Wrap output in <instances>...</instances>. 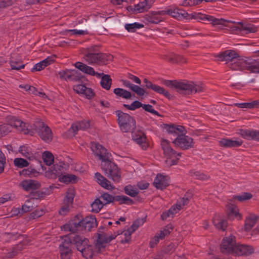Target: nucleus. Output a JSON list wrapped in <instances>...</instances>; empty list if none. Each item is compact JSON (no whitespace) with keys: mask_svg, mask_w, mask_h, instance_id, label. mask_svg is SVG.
<instances>
[{"mask_svg":"<svg viewBox=\"0 0 259 259\" xmlns=\"http://www.w3.org/2000/svg\"><path fill=\"white\" fill-rule=\"evenodd\" d=\"M10 63L12 69L18 70L25 66L20 60L14 59L13 58L10 61Z\"/></svg>","mask_w":259,"mask_h":259,"instance_id":"09e8293b","label":"nucleus"},{"mask_svg":"<svg viewBox=\"0 0 259 259\" xmlns=\"http://www.w3.org/2000/svg\"><path fill=\"white\" fill-rule=\"evenodd\" d=\"M172 230V228L171 226H165L162 230L160 231V234H159V237L161 239L164 238L165 236L169 235Z\"/></svg>","mask_w":259,"mask_h":259,"instance_id":"0e129e2a","label":"nucleus"},{"mask_svg":"<svg viewBox=\"0 0 259 259\" xmlns=\"http://www.w3.org/2000/svg\"><path fill=\"white\" fill-rule=\"evenodd\" d=\"M200 4V0H184L180 5L184 7H193Z\"/></svg>","mask_w":259,"mask_h":259,"instance_id":"680f3d73","label":"nucleus"},{"mask_svg":"<svg viewBox=\"0 0 259 259\" xmlns=\"http://www.w3.org/2000/svg\"><path fill=\"white\" fill-rule=\"evenodd\" d=\"M37 205L33 201V199L27 200L24 204L22 206L21 210L22 213L27 212L31 211L33 208L36 207Z\"/></svg>","mask_w":259,"mask_h":259,"instance_id":"4c0bfd02","label":"nucleus"},{"mask_svg":"<svg viewBox=\"0 0 259 259\" xmlns=\"http://www.w3.org/2000/svg\"><path fill=\"white\" fill-rule=\"evenodd\" d=\"M172 143L176 146L183 150H186L194 147V142L193 139L184 134H181L172 141Z\"/></svg>","mask_w":259,"mask_h":259,"instance_id":"9b49d317","label":"nucleus"},{"mask_svg":"<svg viewBox=\"0 0 259 259\" xmlns=\"http://www.w3.org/2000/svg\"><path fill=\"white\" fill-rule=\"evenodd\" d=\"M63 240L59 245L61 259H69L71 254V239L66 235Z\"/></svg>","mask_w":259,"mask_h":259,"instance_id":"f8f14e48","label":"nucleus"},{"mask_svg":"<svg viewBox=\"0 0 259 259\" xmlns=\"http://www.w3.org/2000/svg\"><path fill=\"white\" fill-rule=\"evenodd\" d=\"M74 66L82 72L88 75H94L95 74L94 69L87 64L80 62H77L75 63Z\"/></svg>","mask_w":259,"mask_h":259,"instance_id":"72a5a7b5","label":"nucleus"},{"mask_svg":"<svg viewBox=\"0 0 259 259\" xmlns=\"http://www.w3.org/2000/svg\"><path fill=\"white\" fill-rule=\"evenodd\" d=\"M253 252V249L251 246L242 244L237 245L236 244L234 248L233 252L232 253H234L237 255H247Z\"/></svg>","mask_w":259,"mask_h":259,"instance_id":"393cba45","label":"nucleus"},{"mask_svg":"<svg viewBox=\"0 0 259 259\" xmlns=\"http://www.w3.org/2000/svg\"><path fill=\"white\" fill-rule=\"evenodd\" d=\"M30 199H33V201L35 202L36 200L44 197V193L39 191H36L32 192L30 194Z\"/></svg>","mask_w":259,"mask_h":259,"instance_id":"69168bd1","label":"nucleus"},{"mask_svg":"<svg viewBox=\"0 0 259 259\" xmlns=\"http://www.w3.org/2000/svg\"><path fill=\"white\" fill-rule=\"evenodd\" d=\"M169 184V178L161 174H158L154 179L153 185L158 189H164Z\"/></svg>","mask_w":259,"mask_h":259,"instance_id":"5701e85b","label":"nucleus"},{"mask_svg":"<svg viewBox=\"0 0 259 259\" xmlns=\"http://www.w3.org/2000/svg\"><path fill=\"white\" fill-rule=\"evenodd\" d=\"M145 222V219H139L134 221L130 228V232L134 233L140 226H142Z\"/></svg>","mask_w":259,"mask_h":259,"instance_id":"4d7b16f0","label":"nucleus"},{"mask_svg":"<svg viewBox=\"0 0 259 259\" xmlns=\"http://www.w3.org/2000/svg\"><path fill=\"white\" fill-rule=\"evenodd\" d=\"M113 93L118 97L125 99H130L132 97V94L129 91L122 88H117L114 90Z\"/></svg>","mask_w":259,"mask_h":259,"instance_id":"58836bf2","label":"nucleus"},{"mask_svg":"<svg viewBox=\"0 0 259 259\" xmlns=\"http://www.w3.org/2000/svg\"><path fill=\"white\" fill-rule=\"evenodd\" d=\"M82 256L86 259H92L96 254V252L93 246L89 245L88 243L87 246L83 248L82 251H80Z\"/></svg>","mask_w":259,"mask_h":259,"instance_id":"f704fd0d","label":"nucleus"},{"mask_svg":"<svg viewBox=\"0 0 259 259\" xmlns=\"http://www.w3.org/2000/svg\"><path fill=\"white\" fill-rule=\"evenodd\" d=\"M34 126L35 130L40 138L46 142H50L53 139V134L51 128L42 121L36 122Z\"/></svg>","mask_w":259,"mask_h":259,"instance_id":"9d476101","label":"nucleus"},{"mask_svg":"<svg viewBox=\"0 0 259 259\" xmlns=\"http://www.w3.org/2000/svg\"><path fill=\"white\" fill-rule=\"evenodd\" d=\"M236 245L235 237L230 235L224 238L221 244V251L224 254H230L233 252Z\"/></svg>","mask_w":259,"mask_h":259,"instance_id":"4468645a","label":"nucleus"},{"mask_svg":"<svg viewBox=\"0 0 259 259\" xmlns=\"http://www.w3.org/2000/svg\"><path fill=\"white\" fill-rule=\"evenodd\" d=\"M190 174L191 176L194 178L200 180H206L209 178V177L207 175L201 173L200 171H191Z\"/></svg>","mask_w":259,"mask_h":259,"instance_id":"052dcab7","label":"nucleus"},{"mask_svg":"<svg viewBox=\"0 0 259 259\" xmlns=\"http://www.w3.org/2000/svg\"><path fill=\"white\" fill-rule=\"evenodd\" d=\"M213 223L218 229L223 231L226 230L228 225L227 221L219 215H216L213 219Z\"/></svg>","mask_w":259,"mask_h":259,"instance_id":"c9c22d12","label":"nucleus"},{"mask_svg":"<svg viewBox=\"0 0 259 259\" xmlns=\"http://www.w3.org/2000/svg\"><path fill=\"white\" fill-rule=\"evenodd\" d=\"M11 126L7 122V124L0 125V137L8 134L11 132Z\"/></svg>","mask_w":259,"mask_h":259,"instance_id":"13d9d810","label":"nucleus"},{"mask_svg":"<svg viewBox=\"0 0 259 259\" xmlns=\"http://www.w3.org/2000/svg\"><path fill=\"white\" fill-rule=\"evenodd\" d=\"M61 167L58 165H55L52 172L56 176L59 177V180L62 183H73L75 182L77 179V177L74 175H62L60 170Z\"/></svg>","mask_w":259,"mask_h":259,"instance_id":"a211bd4d","label":"nucleus"},{"mask_svg":"<svg viewBox=\"0 0 259 259\" xmlns=\"http://www.w3.org/2000/svg\"><path fill=\"white\" fill-rule=\"evenodd\" d=\"M119 233L116 234H107L105 233L98 234L95 245L93 246L96 253H100L104 251L106 244L116 238Z\"/></svg>","mask_w":259,"mask_h":259,"instance_id":"1a4fd4ad","label":"nucleus"},{"mask_svg":"<svg viewBox=\"0 0 259 259\" xmlns=\"http://www.w3.org/2000/svg\"><path fill=\"white\" fill-rule=\"evenodd\" d=\"M44 162L47 165H51L54 162V156L49 151H45L42 154Z\"/></svg>","mask_w":259,"mask_h":259,"instance_id":"603ef678","label":"nucleus"},{"mask_svg":"<svg viewBox=\"0 0 259 259\" xmlns=\"http://www.w3.org/2000/svg\"><path fill=\"white\" fill-rule=\"evenodd\" d=\"M112 83V79L109 75H103L102 77L100 84L102 87L106 90L110 89Z\"/></svg>","mask_w":259,"mask_h":259,"instance_id":"ea45409f","label":"nucleus"},{"mask_svg":"<svg viewBox=\"0 0 259 259\" xmlns=\"http://www.w3.org/2000/svg\"><path fill=\"white\" fill-rule=\"evenodd\" d=\"M14 164L17 167L23 168L28 166L29 162L23 158H16L14 160Z\"/></svg>","mask_w":259,"mask_h":259,"instance_id":"5fc2aeb1","label":"nucleus"},{"mask_svg":"<svg viewBox=\"0 0 259 259\" xmlns=\"http://www.w3.org/2000/svg\"><path fill=\"white\" fill-rule=\"evenodd\" d=\"M124 190L126 195L131 197H135L139 193L138 189L135 186L131 185L126 186L124 188Z\"/></svg>","mask_w":259,"mask_h":259,"instance_id":"a18cd8bd","label":"nucleus"},{"mask_svg":"<svg viewBox=\"0 0 259 259\" xmlns=\"http://www.w3.org/2000/svg\"><path fill=\"white\" fill-rule=\"evenodd\" d=\"M122 83L124 87L129 88L138 96H142L145 93L144 89L137 85L132 83L129 80H123Z\"/></svg>","mask_w":259,"mask_h":259,"instance_id":"2f4dec72","label":"nucleus"},{"mask_svg":"<svg viewBox=\"0 0 259 259\" xmlns=\"http://www.w3.org/2000/svg\"><path fill=\"white\" fill-rule=\"evenodd\" d=\"M74 196V190L72 189H69L66 192V196L63 200V204H66L71 206L73 201Z\"/></svg>","mask_w":259,"mask_h":259,"instance_id":"37998d69","label":"nucleus"},{"mask_svg":"<svg viewBox=\"0 0 259 259\" xmlns=\"http://www.w3.org/2000/svg\"><path fill=\"white\" fill-rule=\"evenodd\" d=\"M169 60L172 63H183L186 62V59L181 55H175L173 58H170Z\"/></svg>","mask_w":259,"mask_h":259,"instance_id":"774afa93","label":"nucleus"},{"mask_svg":"<svg viewBox=\"0 0 259 259\" xmlns=\"http://www.w3.org/2000/svg\"><path fill=\"white\" fill-rule=\"evenodd\" d=\"M97 226L96 219L95 217H87L78 222H74L70 223L69 224L65 225L64 227L68 229L70 231L74 232L76 230H81L83 229L91 231L93 228Z\"/></svg>","mask_w":259,"mask_h":259,"instance_id":"20e7f679","label":"nucleus"},{"mask_svg":"<svg viewBox=\"0 0 259 259\" xmlns=\"http://www.w3.org/2000/svg\"><path fill=\"white\" fill-rule=\"evenodd\" d=\"M239 56V55L235 51L232 50H226L217 56L219 61H226V63H230L229 64L230 67L231 64L237 61Z\"/></svg>","mask_w":259,"mask_h":259,"instance_id":"2eb2a0df","label":"nucleus"},{"mask_svg":"<svg viewBox=\"0 0 259 259\" xmlns=\"http://www.w3.org/2000/svg\"><path fill=\"white\" fill-rule=\"evenodd\" d=\"M259 217L254 214H249L246 217L245 221L244 229L246 231H250L256 223Z\"/></svg>","mask_w":259,"mask_h":259,"instance_id":"c756f323","label":"nucleus"},{"mask_svg":"<svg viewBox=\"0 0 259 259\" xmlns=\"http://www.w3.org/2000/svg\"><path fill=\"white\" fill-rule=\"evenodd\" d=\"M95 178L97 183L103 188L108 190H112L114 188V187L111 184L110 182L100 172H97L95 174Z\"/></svg>","mask_w":259,"mask_h":259,"instance_id":"a878e982","label":"nucleus"},{"mask_svg":"<svg viewBox=\"0 0 259 259\" xmlns=\"http://www.w3.org/2000/svg\"><path fill=\"white\" fill-rule=\"evenodd\" d=\"M7 122L12 127H15L17 130L23 132L24 134H26L28 133L27 126L26 123L23 122L22 120L17 119L14 116H9L7 118Z\"/></svg>","mask_w":259,"mask_h":259,"instance_id":"f3484780","label":"nucleus"},{"mask_svg":"<svg viewBox=\"0 0 259 259\" xmlns=\"http://www.w3.org/2000/svg\"><path fill=\"white\" fill-rule=\"evenodd\" d=\"M115 201L119 202L120 204H125L131 205L134 203V201L124 195H117L115 196Z\"/></svg>","mask_w":259,"mask_h":259,"instance_id":"c03bdc74","label":"nucleus"},{"mask_svg":"<svg viewBox=\"0 0 259 259\" xmlns=\"http://www.w3.org/2000/svg\"><path fill=\"white\" fill-rule=\"evenodd\" d=\"M89 121H81L73 123L69 129L74 135H75L78 130H85L90 127Z\"/></svg>","mask_w":259,"mask_h":259,"instance_id":"7c9ffc66","label":"nucleus"},{"mask_svg":"<svg viewBox=\"0 0 259 259\" xmlns=\"http://www.w3.org/2000/svg\"><path fill=\"white\" fill-rule=\"evenodd\" d=\"M252 195L249 193H243L240 195H235L233 196V198L242 202L251 199Z\"/></svg>","mask_w":259,"mask_h":259,"instance_id":"e2e57ef3","label":"nucleus"},{"mask_svg":"<svg viewBox=\"0 0 259 259\" xmlns=\"http://www.w3.org/2000/svg\"><path fill=\"white\" fill-rule=\"evenodd\" d=\"M37 173V171L33 168H28L26 169H23L22 170L20 171V175L24 176L33 177Z\"/></svg>","mask_w":259,"mask_h":259,"instance_id":"bf43d9fd","label":"nucleus"},{"mask_svg":"<svg viewBox=\"0 0 259 259\" xmlns=\"http://www.w3.org/2000/svg\"><path fill=\"white\" fill-rule=\"evenodd\" d=\"M104 205H106L113 202L115 200V196L109 194L107 192H103L101 193V196L99 198Z\"/></svg>","mask_w":259,"mask_h":259,"instance_id":"a19ab883","label":"nucleus"},{"mask_svg":"<svg viewBox=\"0 0 259 259\" xmlns=\"http://www.w3.org/2000/svg\"><path fill=\"white\" fill-rule=\"evenodd\" d=\"M124 27L128 32H134L137 29L144 27V25L135 22L131 24H125Z\"/></svg>","mask_w":259,"mask_h":259,"instance_id":"de8ad7c7","label":"nucleus"},{"mask_svg":"<svg viewBox=\"0 0 259 259\" xmlns=\"http://www.w3.org/2000/svg\"><path fill=\"white\" fill-rule=\"evenodd\" d=\"M104 205L101 200L100 198H97L91 204L92 211L96 213L99 212Z\"/></svg>","mask_w":259,"mask_h":259,"instance_id":"49530a36","label":"nucleus"},{"mask_svg":"<svg viewBox=\"0 0 259 259\" xmlns=\"http://www.w3.org/2000/svg\"><path fill=\"white\" fill-rule=\"evenodd\" d=\"M122 83L124 87L129 88L138 96H142L145 93L144 89L137 85L132 83L129 80H123Z\"/></svg>","mask_w":259,"mask_h":259,"instance_id":"473e14b6","label":"nucleus"},{"mask_svg":"<svg viewBox=\"0 0 259 259\" xmlns=\"http://www.w3.org/2000/svg\"><path fill=\"white\" fill-rule=\"evenodd\" d=\"M161 146L166 157L165 163L167 166L176 165L181 156V153H177L170 146L166 140L163 139L161 141Z\"/></svg>","mask_w":259,"mask_h":259,"instance_id":"423d86ee","label":"nucleus"},{"mask_svg":"<svg viewBox=\"0 0 259 259\" xmlns=\"http://www.w3.org/2000/svg\"><path fill=\"white\" fill-rule=\"evenodd\" d=\"M253 130H239V134L244 139L252 140V133Z\"/></svg>","mask_w":259,"mask_h":259,"instance_id":"864d4df0","label":"nucleus"},{"mask_svg":"<svg viewBox=\"0 0 259 259\" xmlns=\"http://www.w3.org/2000/svg\"><path fill=\"white\" fill-rule=\"evenodd\" d=\"M133 138L137 144L141 145L142 148L146 147V137L143 133H141L139 136H135L133 133Z\"/></svg>","mask_w":259,"mask_h":259,"instance_id":"3c124183","label":"nucleus"},{"mask_svg":"<svg viewBox=\"0 0 259 259\" xmlns=\"http://www.w3.org/2000/svg\"><path fill=\"white\" fill-rule=\"evenodd\" d=\"M256 61L250 58H241L239 56L237 61L231 64L230 68L234 70L246 69L252 73H256L258 71V68L256 67Z\"/></svg>","mask_w":259,"mask_h":259,"instance_id":"0eeeda50","label":"nucleus"},{"mask_svg":"<svg viewBox=\"0 0 259 259\" xmlns=\"http://www.w3.org/2000/svg\"><path fill=\"white\" fill-rule=\"evenodd\" d=\"M115 113L118 117L117 121L120 130L122 132L133 133L136 127V122L134 118L120 110H117Z\"/></svg>","mask_w":259,"mask_h":259,"instance_id":"7ed1b4c3","label":"nucleus"},{"mask_svg":"<svg viewBox=\"0 0 259 259\" xmlns=\"http://www.w3.org/2000/svg\"><path fill=\"white\" fill-rule=\"evenodd\" d=\"M20 186L25 191H28L38 189L40 187L39 182L32 180H23L20 183Z\"/></svg>","mask_w":259,"mask_h":259,"instance_id":"cd10ccee","label":"nucleus"},{"mask_svg":"<svg viewBox=\"0 0 259 259\" xmlns=\"http://www.w3.org/2000/svg\"><path fill=\"white\" fill-rule=\"evenodd\" d=\"M177 210L175 206H172L167 211L163 212L161 215V218L162 220H166L168 217H172L174 215L177 213Z\"/></svg>","mask_w":259,"mask_h":259,"instance_id":"6e6d98bb","label":"nucleus"},{"mask_svg":"<svg viewBox=\"0 0 259 259\" xmlns=\"http://www.w3.org/2000/svg\"><path fill=\"white\" fill-rule=\"evenodd\" d=\"M19 151L23 156L29 159H30L31 158L33 157V154L31 151L30 148L27 146H20L19 149Z\"/></svg>","mask_w":259,"mask_h":259,"instance_id":"8fccbe9b","label":"nucleus"},{"mask_svg":"<svg viewBox=\"0 0 259 259\" xmlns=\"http://www.w3.org/2000/svg\"><path fill=\"white\" fill-rule=\"evenodd\" d=\"M162 83L170 88H175L178 92L185 95L200 93L205 91L204 85L201 82H194L185 80L178 81L176 80H163Z\"/></svg>","mask_w":259,"mask_h":259,"instance_id":"f257e3e1","label":"nucleus"},{"mask_svg":"<svg viewBox=\"0 0 259 259\" xmlns=\"http://www.w3.org/2000/svg\"><path fill=\"white\" fill-rule=\"evenodd\" d=\"M164 130L169 136L177 137L181 134L185 132V128L181 125H176L174 124H165Z\"/></svg>","mask_w":259,"mask_h":259,"instance_id":"4be33fe9","label":"nucleus"},{"mask_svg":"<svg viewBox=\"0 0 259 259\" xmlns=\"http://www.w3.org/2000/svg\"><path fill=\"white\" fill-rule=\"evenodd\" d=\"M99 48L95 45L86 49L83 58L89 64L103 65L112 59V55L99 52Z\"/></svg>","mask_w":259,"mask_h":259,"instance_id":"f03ea898","label":"nucleus"},{"mask_svg":"<svg viewBox=\"0 0 259 259\" xmlns=\"http://www.w3.org/2000/svg\"><path fill=\"white\" fill-rule=\"evenodd\" d=\"M91 149L95 155L101 161V163H106L110 160H113L111 154L100 144L92 143Z\"/></svg>","mask_w":259,"mask_h":259,"instance_id":"6e6552de","label":"nucleus"},{"mask_svg":"<svg viewBox=\"0 0 259 259\" xmlns=\"http://www.w3.org/2000/svg\"><path fill=\"white\" fill-rule=\"evenodd\" d=\"M58 75L61 79L68 81H77L82 78L81 73L75 69L61 70Z\"/></svg>","mask_w":259,"mask_h":259,"instance_id":"ddd939ff","label":"nucleus"},{"mask_svg":"<svg viewBox=\"0 0 259 259\" xmlns=\"http://www.w3.org/2000/svg\"><path fill=\"white\" fill-rule=\"evenodd\" d=\"M239 25H242V33L248 34L249 33H254L256 31V28L252 24H248L244 25L242 22H238Z\"/></svg>","mask_w":259,"mask_h":259,"instance_id":"79ce46f5","label":"nucleus"},{"mask_svg":"<svg viewBox=\"0 0 259 259\" xmlns=\"http://www.w3.org/2000/svg\"><path fill=\"white\" fill-rule=\"evenodd\" d=\"M242 143L243 142L240 139H231L230 141L229 148L238 147L240 146Z\"/></svg>","mask_w":259,"mask_h":259,"instance_id":"338daca9","label":"nucleus"},{"mask_svg":"<svg viewBox=\"0 0 259 259\" xmlns=\"http://www.w3.org/2000/svg\"><path fill=\"white\" fill-rule=\"evenodd\" d=\"M226 213L228 218L230 220H234L235 218L239 220L242 218V215L239 213L237 207L232 203L228 204L227 205Z\"/></svg>","mask_w":259,"mask_h":259,"instance_id":"b1692460","label":"nucleus"},{"mask_svg":"<svg viewBox=\"0 0 259 259\" xmlns=\"http://www.w3.org/2000/svg\"><path fill=\"white\" fill-rule=\"evenodd\" d=\"M165 13L163 10L149 12L145 16V20L149 23L158 24L164 20Z\"/></svg>","mask_w":259,"mask_h":259,"instance_id":"dca6fc26","label":"nucleus"},{"mask_svg":"<svg viewBox=\"0 0 259 259\" xmlns=\"http://www.w3.org/2000/svg\"><path fill=\"white\" fill-rule=\"evenodd\" d=\"M67 236L71 239V244H74L79 251H82L83 248L89 243V240L82 236L76 234Z\"/></svg>","mask_w":259,"mask_h":259,"instance_id":"aec40b11","label":"nucleus"},{"mask_svg":"<svg viewBox=\"0 0 259 259\" xmlns=\"http://www.w3.org/2000/svg\"><path fill=\"white\" fill-rule=\"evenodd\" d=\"M196 19L200 20L205 21L212 24L213 25H223V22H225L224 19H217L214 17L208 15L199 14L196 17Z\"/></svg>","mask_w":259,"mask_h":259,"instance_id":"bb28decb","label":"nucleus"},{"mask_svg":"<svg viewBox=\"0 0 259 259\" xmlns=\"http://www.w3.org/2000/svg\"><path fill=\"white\" fill-rule=\"evenodd\" d=\"M191 198V194H186L184 197L178 201L177 203L174 205L176 208L177 212L182 209L183 207L187 205Z\"/></svg>","mask_w":259,"mask_h":259,"instance_id":"e433bc0d","label":"nucleus"},{"mask_svg":"<svg viewBox=\"0 0 259 259\" xmlns=\"http://www.w3.org/2000/svg\"><path fill=\"white\" fill-rule=\"evenodd\" d=\"M143 81L145 83V87L147 89H151L157 93L162 94L168 99H170L172 97V95L163 88L153 83L147 78H145Z\"/></svg>","mask_w":259,"mask_h":259,"instance_id":"6ab92c4d","label":"nucleus"},{"mask_svg":"<svg viewBox=\"0 0 259 259\" xmlns=\"http://www.w3.org/2000/svg\"><path fill=\"white\" fill-rule=\"evenodd\" d=\"M154 2V0H144L135 5L137 13H141L148 11L152 7Z\"/></svg>","mask_w":259,"mask_h":259,"instance_id":"c85d7f7f","label":"nucleus"},{"mask_svg":"<svg viewBox=\"0 0 259 259\" xmlns=\"http://www.w3.org/2000/svg\"><path fill=\"white\" fill-rule=\"evenodd\" d=\"M163 11L165 13V15H170L178 20L187 18L189 16L188 13L186 11L178 8L174 9H168Z\"/></svg>","mask_w":259,"mask_h":259,"instance_id":"412c9836","label":"nucleus"},{"mask_svg":"<svg viewBox=\"0 0 259 259\" xmlns=\"http://www.w3.org/2000/svg\"><path fill=\"white\" fill-rule=\"evenodd\" d=\"M113 161L110 160L106 163H101V167L108 178L114 182L118 183L121 180V171Z\"/></svg>","mask_w":259,"mask_h":259,"instance_id":"39448f33","label":"nucleus"}]
</instances>
